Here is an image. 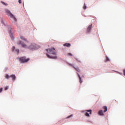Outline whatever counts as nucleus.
I'll list each match as a JSON object with an SVG mask.
<instances>
[{"label": "nucleus", "instance_id": "obj_1", "mask_svg": "<svg viewBox=\"0 0 125 125\" xmlns=\"http://www.w3.org/2000/svg\"><path fill=\"white\" fill-rule=\"evenodd\" d=\"M45 51L47 52L45 53V55L47 58L49 59H54V60L57 59L58 57L56 56L57 53L55 52V48L54 47L45 49Z\"/></svg>", "mask_w": 125, "mask_h": 125}, {"label": "nucleus", "instance_id": "obj_2", "mask_svg": "<svg viewBox=\"0 0 125 125\" xmlns=\"http://www.w3.org/2000/svg\"><path fill=\"white\" fill-rule=\"evenodd\" d=\"M3 25L7 27L8 33L9 34V35L10 36V38L11 40L13 41L15 38H14V36H13V33H12V27H11V25H7V23H4Z\"/></svg>", "mask_w": 125, "mask_h": 125}, {"label": "nucleus", "instance_id": "obj_3", "mask_svg": "<svg viewBox=\"0 0 125 125\" xmlns=\"http://www.w3.org/2000/svg\"><path fill=\"white\" fill-rule=\"evenodd\" d=\"M18 59L20 64H25V63H28L30 60V58H27V57L25 56L20 57L18 58Z\"/></svg>", "mask_w": 125, "mask_h": 125}, {"label": "nucleus", "instance_id": "obj_4", "mask_svg": "<svg viewBox=\"0 0 125 125\" xmlns=\"http://www.w3.org/2000/svg\"><path fill=\"white\" fill-rule=\"evenodd\" d=\"M28 49L30 50H38L41 48V46L35 43H32L29 46H28Z\"/></svg>", "mask_w": 125, "mask_h": 125}, {"label": "nucleus", "instance_id": "obj_5", "mask_svg": "<svg viewBox=\"0 0 125 125\" xmlns=\"http://www.w3.org/2000/svg\"><path fill=\"white\" fill-rule=\"evenodd\" d=\"M5 12L6 13H8L7 15L8 16H10L11 18H13V20L15 21V22H17V19H16V17H15V16L11 13L10 10L8 9L5 10Z\"/></svg>", "mask_w": 125, "mask_h": 125}, {"label": "nucleus", "instance_id": "obj_6", "mask_svg": "<svg viewBox=\"0 0 125 125\" xmlns=\"http://www.w3.org/2000/svg\"><path fill=\"white\" fill-rule=\"evenodd\" d=\"M11 51L13 52H16V53H17V55H18V54H19V53H20V50H19V49H16L15 46H13L12 47Z\"/></svg>", "mask_w": 125, "mask_h": 125}, {"label": "nucleus", "instance_id": "obj_7", "mask_svg": "<svg viewBox=\"0 0 125 125\" xmlns=\"http://www.w3.org/2000/svg\"><path fill=\"white\" fill-rule=\"evenodd\" d=\"M92 29V23L88 25L87 27L86 33L87 34H89L91 32V29Z\"/></svg>", "mask_w": 125, "mask_h": 125}, {"label": "nucleus", "instance_id": "obj_8", "mask_svg": "<svg viewBox=\"0 0 125 125\" xmlns=\"http://www.w3.org/2000/svg\"><path fill=\"white\" fill-rule=\"evenodd\" d=\"M17 44H18V45H21L22 47H23L24 48H25V47H26V46H27V45H26L25 43H24V42H22L21 41H20L19 42L17 43Z\"/></svg>", "mask_w": 125, "mask_h": 125}, {"label": "nucleus", "instance_id": "obj_9", "mask_svg": "<svg viewBox=\"0 0 125 125\" xmlns=\"http://www.w3.org/2000/svg\"><path fill=\"white\" fill-rule=\"evenodd\" d=\"M98 115L99 116H101V117H103L104 116V112H103V110H100L98 112Z\"/></svg>", "mask_w": 125, "mask_h": 125}, {"label": "nucleus", "instance_id": "obj_10", "mask_svg": "<svg viewBox=\"0 0 125 125\" xmlns=\"http://www.w3.org/2000/svg\"><path fill=\"white\" fill-rule=\"evenodd\" d=\"M66 64H68V65H69L70 66H71V67H73L74 68V69H75V70H76V71L77 70V69L79 68L78 67V66H77L76 67L75 66V65L71 63H69L68 62H66Z\"/></svg>", "mask_w": 125, "mask_h": 125}, {"label": "nucleus", "instance_id": "obj_11", "mask_svg": "<svg viewBox=\"0 0 125 125\" xmlns=\"http://www.w3.org/2000/svg\"><path fill=\"white\" fill-rule=\"evenodd\" d=\"M77 74L79 78V83H83V79H82V77H81V75H80V74H79V73L77 72Z\"/></svg>", "mask_w": 125, "mask_h": 125}, {"label": "nucleus", "instance_id": "obj_12", "mask_svg": "<svg viewBox=\"0 0 125 125\" xmlns=\"http://www.w3.org/2000/svg\"><path fill=\"white\" fill-rule=\"evenodd\" d=\"M11 78L12 79V81L14 82L16 80V75L15 74H12L11 75Z\"/></svg>", "mask_w": 125, "mask_h": 125}, {"label": "nucleus", "instance_id": "obj_13", "mask_svg": "<svg viewBox=\"0 0 125 125\" xmlns=\"http://www.w3.org/2000/svg\"><path fill=\"white\" fill-rule=\"evenodd\" d=\"M63 46H65L66 47H71V44L70 43H64L63 44Z\"/></svg>", "mask_w": 125, "mask_h": 125}, {"label": "nucleus", "instance_id": "obj_14", "mask_svg": "<svg viewBox=\"0 0 125 125\" xmlns=\"http://www.w3.org/2000/svg\"><path fill=\"white\" fill-rule=\"evenodd\" d=\"M104 112V113H106L108 111V108L107 107V106L104 105L103 107Z\"/></svg>", "mask_w": 125, "mask_h": 125}, {"label": "nucleus", "instance_id": "obj_15", "mask_svg": "<svg viewBox=\"0 0 125 125\" xmlns=\"http://www.w3.org/2000/svg\"><path fill=\"white\" fill-rule=\"evenodd\" d=\"M20 39H21V40L22 41H24V42H28L27 41V39L25 38V37L24 36H21L20 37Z\"/></svg>", "mask_w": 125, "mask_h": 125}, {"label": "nucleus", "instance_id": "obj_16", "mask_svg": "<svg viewBox=\"0 0 125 125\" xmlns=\"http://www.w3.org/2000/svg\"><path fill=\"white\" fill-rule=\"evenodd\" d=\"M10 78H11V75L9 76L8 74H6L5 75V78L6 80H9Z\"/></svg>", "mask_w": 125, "mask_h": 125}, {"label": "nucleus", "instance_id": "obj_17", "mask_svg": "<svg viewBox=\"0 0 125 125\" xmlns=\"http://www.w3.org/2000/svg\"><path fill=\"white\" fill-rule=\"evenodd\" d=\"M0 3L3 4V5H4L5 6H7V5H8V4H7V3H6L3 1H0Z\"/></svg>", "mask_w": 125, "mask_h": 125}, {"label": "nucleus", "instance_id": "obj_18", "mask_svg": "<svg viewBox=\"0 0 125 125\" xmlns=\"http://www.w3.org/2000/svg\"><path fill=\"white\" fill-rule=\"evenodd\" d=\"M86 113H89L90 115L92 114V109H88L86 110Z\"/></svg>", "mask_w": 125, "mask_h": 125}, {"label": "nucleus", "instance_id": "obj_19", "mask_svg": "<svg viewBox=\"0 0 125 125\" xmlns=\"http://www.w3.org/2000/svg\"><path fill=\"white\" fill-rule=\"evenodd\" d=\"M74 59H75V60H76V61H77L78 62H79V63H82V62L81 61V60H80V59L75 57H74Z\"/></svg>", "mask_w": 125, "mask_h": 125}, {"label": "nucleus", "instance_id": "obj_20", "mask_svg": "<svg viewBox=\"0 0 125 125\" xmlns=\"http://www.w3.org/2000/svg\"><path fill=\"white\" fill-rule=\"evenodd\" d=\"M108 61H110V58L109 57H108L107 56L106 57V59L104 61V62H108Z\"/></svg>", "mask_w": 125, "mask_h": 125}, {"label": "nucleus", "instance_id": "obj_21", "mask_svg": "<svg viewBox=\"0 0 125 125\" xmlns=\"http://www.w3.org/2000/svg\"><path fill=\"white\" fill-rule=\"evenodd\" d=\"M85 116L86 117H90V115H89V113H88V112H85Z\"/></svg>", "mask_w": 125, "mask_h": 125}, {"label": "nucleus", "instance_id": "obj_22", "mask_svg": "<svg viewBox=\"0 0 125 125\" xmlns=\"http://www.w3.org/2000/svg\"><path fill=\"white\" fill-rule=\"evenodd\" d=\"M74 116L73 114H71L70 115L68 116L66 119H70V118H72Z\"/></svg>", "mask_w": 125, "mask_h": 125}, {"label": "nucleus", "instance_id": "obj_23", "mask_svg": "<svg viewBox=\"0 0 125 125\" xmlns=\"http://www.w3.org/2000/svg\"><path fill=\"white\" fill-rule=\"evenodd\" d=\"M1 23L3 24V25H4V24L5 23L4 21H3V18H1Z\"/></svg>", "mask_w": 125, "mask_h": 125}, {"label": "nucleus", "instance_id": "obj_24", "mask_svg": "<svg viewBox=\"0 0 125 125\" xmlns=\"http://www.w3.org/2000/svg\"><path fill=\"white\" fill-rule=\"evenodd\" d=\"M86 8H87L86 5H85V3H84L83 6V9H84V10H85V9H86Z\"/></svg>", "mask_w": 125, "mask_h": 125}, {"label": "nucleus", "instance_id": "obj_25", "mask_svg": "<svg viewBox=\"0 0 125 125\" xmlns=\"http://www.w3.org/2000/svg\"><path fill=\"white\" fill-rule=\"evenodd\" d=\"M8 88H9V86H6L4 87V90H7V89H8Z\"/></svg>", "mask_w": 125, "mask_h": 125}, {"label": "nucleus", "instance_id": "obj_26", "mask_svg": "<svg viewBox=\"0 0 125 125\" xmlns=\"http://www.w3.org/2000/svg\"><path fill=\"white\" fill-rule=\"evenodd\" d=\"M3 90V87L0 88V93H1L2 92Z\"/></svg>", "mask_w": 125, "mask_h": 125}, {"label": "nucleus", "instance_id": "obj_27", "mask_svg": "<svg viewBox=\"0 0 125 125\" xmlns=\"http://www.w3.org/2000/svg\"><path fill=\"white\" fill-rule=\"evenodd\" d=\"M67 54L69 56H73V54H72V53H68Z\"/></svg>", "mask_w": 125, "mask_h": 125}, {"label": "nucleus", "instance_id": "obj_28", "mask_svg": "<svg viewBox=\"0 0 125 125\" xmlns=\"http://www.w3.org/2000/svg\"><path fill=\"white\" fill-rule=\"evenodd\" d=\"M77 72H78V73H80L81 72V70H80V68H78L76 69Z\"/></svg>", "mask_w": 125, "mask_h": 125}, {"label": "nucleus", "instance_id": "obj_29", "mask_svg": "<svg viewBox=\"0 0 125 125\" xmlns=\"http://www.w3.org/2000/svg\"><path fill=\"white\" fill-rule=\"evenodd\" d=\"M18 2L20 4H21L22 3V0H18Z\"/></svg>", "mask_w": 125, "mask_h": 125}, {"label": "nucleus", "instance_id": "obj_30", "mask_svg": "<svg viewBox=\"0 0 125 125\" xmlns=\"http://www.w3.org/2000/svg\"><path fill=\"white\" fill-rule=\"evenodd\" d=\"M8 68L7 67H5L4 68V72H6V71H7V70H8Z\"/></svg>", "mask_w": 125, "mask_h": 125}, {"label": "nucleus", "instance_id": "obj_31", "mask_svg": "<svg viewBox=\"0 0 125 125\" xmlns=\"http://www.w3.org/2000/svg\"><path fill=\"white\" fill-rule=\"evenodd\" d=\"M117 73L119 74V75H121V76H123V73L120 72H117Z\"/></svg>", "mask_w": 125, "mask_h": 125}, {"label": "nucleus", "instance_id": "obj_32", "mask_svg": "<svg viewBox=\"0 0 125 125\" xmlns=\"http://www.w3.org/2000/svg\"><path fill=\"white\" fill-rule=\"evenodd\" d=\"M123 74H124V76H125V69L123 70Z\"/></svg>", "mask_w": 125, "mask_h": 125}, {"label": "nucleus", "instance_id": "obj_33", "mask_svg": "<svg viewBox=\"0 0 125 125\" xmlns=\"http://www.w3.org/2000/svg\"><path fill=\"white\" fill-rule=\"evenodd\" d=\"M87 122L88 123H92V121H91L87 120Z\"/></svg>", "mask_w": 125, "mask_h": 125}, {"label": "nucleus", "instance_id": "obj_34", "mask_svg": "<svg viewBox=\"0 0 125 125\" xmlns=\"http://www.w3.org/2000/svg\"><path fill=\"white\" fill-rule=\"evenodd\" d=\"M86 111L85 110H82L81 111V113H85Z\"/></svg>", "mask_w": 125, "mask_h": 125}, {"label": "nucleus", "instance_id": "obj_35", "mask_svg": "<svg viewBox=\"0 0 125 125\" xmlns=\"http://www.w3.org/2000/svg\"><path fill=\"white\" fill-rule=\"evenodd\" d=\"M81 78H84V76L83 75H82Z\"/></svg>", "mask_w": 125, "mask_h": 125}, {"label": "nucleus", "instance_id": "obj_36", "mask_svg": "<svg viewBox=\"0 0 125 125\" xmlns=\"http://www.w3.org/2000/svg\"><path fill=\"white\" fill-rule=\"evenodd\" d=\"M84 17H86V16H85V15H83Z\"/></svg>", "mask_w": 125, "mask_h": 125}, {"label": "nucleus", "instance_id": "obj_37", "mask_svg": "<svg viewBox=\"0 0 125 125\" xmlns=\"http://www.w3.org/2000/svg\"><path fill=\"white\" fill-rule=\"evenodd\" d=\"M23 6H24V3H23Z\"/></svg>", "mask_w": 125, "mask_h": 125}]
</instances>
